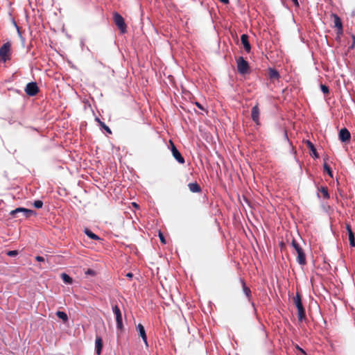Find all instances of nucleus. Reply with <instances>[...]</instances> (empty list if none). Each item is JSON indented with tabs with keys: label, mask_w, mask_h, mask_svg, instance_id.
Wrapping results in <instances>:
<instances>
[{
	"label": "nucleus",
	"mask_w": 355,
	"mask_h": 355,
	"mask_svg": "<svg viewBox=\"0 0 355 355\" xmlns=\"http://www.w3.org/2000/svg\"><path fill=\"white\" fill-rule=\"evenodd\" d=\"M11 44L10 42L3 44L0 48V62H6L10 60L11 52H10Z\"/></svg>",
	"instance_id": "nucleus-1"
},
{
	"label": "nucleus",
	"mask_w": 355,
	"mask_h": 355,
	"mask_svg": "<svg viewBox=\"0 0 355 355\" xmlns=\"http://www.w3.org/2000/svg\"><path fill=\"white\" fill-rule=\"evenodd\" d=\"M237 71L241 74H246L250 71V66L248 62L243 57H239L236 60Z\"/></svg>",
	"instance_id": "nucleus-2"
},
{
	"label": "nucleus",
	"mask_w": 355,
	"mask_h": 355,
	"mask_svg": "<svg viewBox=\"0 0 355 355\" xmlns=\"http://www.w3.org/2000/svg\"><path fill=\"white\" fill-rule=\"evenodd\" d=\"M113 19L115 24L117 26L120 31L122 33H125L127 31V26L123 17L120 14L115 12L113 15Z\"/></svg>",
	"instance_id": "nucleus-3"
},
{
	"label": "nucleus",
	"mask_w": 355,
	"mask_h": 355,
	"mask_svg": "<svg viewBox=\"0 0 355 355\" xmlns=\"http://www.w3.org/2000/svg\"><path fill=\"white\" fill-rule=\"evenodd\" d=\"M39 91V87L35 82L28 83L25 87V92L30 96H34L37 95Z\"/></svg>",
	"instance_id": "nucleus-4"
},
{
	"label": "nucleus",
	"mask_w": 355,
	"mask_h": 355,
	"mask_svg": "<svg viewBox=\"0 0 355 355\" xmlns=\"http://www.w3.org/2000/svg\"><path fill=\"white\" fill-rule=\"evenodd\" d=\"M302 148L304 149V150H307L306 153L310 155H318L316 148L310 141H304L302 143Z\"/></svg>",
	"instance_id": "nucleus-5"
},
{
	"label": "nucleus",
	"mask_w": 355,
	"mask_h": 355,
	"mask_svg": "<svg viewBox=\"0 0 355 355\" xmlns=\"http://www.w3.org/2000/svg\"><path fill=\"white\" fill-rule=\"evenodd\" d=\"M259 114L260 110L259 108V105L257 103L251 110V117L252 121L257 124L259 125Z\"/></svg>",
	"instance_id": "nucleus-6"
},
{
	"label": "nucleus",
	"mask_w": 355,
	"mask_h": 355,
	"mask_svg": "<svg viewBox=\"0 0 355 355\" xmlns=\"http://www.w3.org/2000/svg\"><path fill=\"white\" fill-rule=\"evenodd\" d=\"M19 213H23L24 216H25L26 217H28L33 213V211H32L31 209H26V208L19 207V208H17L15 210L12 211L10 212V214L13 217H17V215Z\"/></svg>",
	"instance_id": "nucleus-7"
},
{
	"label": "nucleus",
	"mask_w": 355,
	"mask_h": 355,
	"mask_svg": "<svg viewBox=\"0 0 355 355\" xmlns=\"http://www.w3.org/2000/svg\"><path fill=\"white\" fill-rule=\"evenodd\" d=\"M338 137L341 141L347 142L350 140L351 134L347 128H344L340 130Z\"/></svg>",
	"instance_id": "nucleus-8"
},
{
	"label": "nucleus",
	"mask_w": 355,
	"mask_h": 355,
	"mask_svg": "<svg viewBox=\"0 0 355 355\" xmlns=\"http://www.w3.org/2000/svg\"><path fill=\"white\" fill-rule=\"evenodd\" d=\"M331 17L334 18V26L338 29V34H342L343 24L340 18L336 14H332Z\"/></svg>",
	"instance_id": "nucleus-9"
},
{
	"label": "nucleus",
	"mask_w": 355,
	"mask_h": 355,
	"mask_svg": "<svg viewBox=\"0 0 355 355\" xmlns=\"http://www.w3.org/2000/svg\"><path fill=\"white\" fill-rule=\"evenodd\" d=\"M296 252L297 254V261L299 263V264L302 266L305 265L306 263V255L302 248H301L300 249H297V250H296Z\"/></svg>",
	"instance_id": "nucleus-10"
},
{
	"label": "nucleus",
	"mask_w": 355,
	"mask_h": 355,
	"mask_svg": "<svg viewBox=\"0 0 355 355\" xmlns=\"http://www.w3.org/2000/svg\"><path fill=\"white\" fill-rule=\"evenodd\" d=\"M137 331H138L139 336L141 337L144 340L145 345L148 347V341H147V336L144 329V327L141 324H139L137 327Z\"/></svg>",
	"instance_id": "nucleus-11"
},
{
	"label": "nucleus",
	"mask_w": 355,
	"mask_h": 355,
	"mask_svg": "<svg viewBox=\"0 0 355 355\" xmlns=\"http://www.w3.org/2000/svg\"><path fill=\"white\" fill-rule=\"evenodd\" d=\"M241 41L242 44L243 45V48H244L245 51L247 53H250V51L251 50V46L248 41V35L246 34H243L241 37Z\"/></svg>",
	"instance_id": "nucleus-12"
},
{
	"label": "nucleus",
	"mask_w": 355,
	"mask_h": 355,
	"mask_svg": "<svg viewBox=\"0 0 355 355\" xmlns=\"http://www.w3.org/2000/svg\"><path fill=\"white\" fill-rule=\"evenodd\" d=\"M103 345V339L101 336H96L95 340V350L98 355H100L102 352Z\"/></svg>",
	"instance_id": "nucleus-13"
},
{
	"label": "nucleus",
	"mask_w": 355,
	"mask_h": 355,
	"mask_svg": "<svg viewBox=\"0 0 355 355\" xmlns=\"http://www.w3.org/2000/svg\"><path fill=\"white\" fill-rule=\"evenodd\" d=\"M116 334H117V336L119 337L123 331L122 315L116 317Z\"/></svg>",
	"instance_id": "nucleus-14"
},
{
	"label": "nucleus",
	"mask_w": 355,
	"mask_h": 355,
	"mask_svg": "<svg viewBox=\"0 0 355 355\" xmlns=\"http://www.w3.org/2000/svg\"><path fill=\"white\" fill-rule=\"evenodd\" d=\"M346 229L348 232L349 234V245L351 247H355V235L353 231L351 229V227L349 225H346Z\"/></svg>",
	"instance_id": "nucleus-15"
},
{
	"label": "nucleus",
	"mask_w": 355,
	"mask_h": 355,
	"mask_svg": "<svg viewBox=\"0 0 355 355\" xmlns=\"http://www.w3.org/2000/svg\"><path fill=\"white\" fill-rule=\"evenodd\" d=\"M329 157H327V159H324V172L327 173L331 178H333V171L328 164V162L329 161Z\"/></svg>",
	"instance_id": "nucleus-16"
},
{
	"label": "nucleus",
	"mask_w": 355,
	"mask_h": 355,
	"mask_svg": "<svg viewBox=\"0 0 355 355\" xmlns=\"http://www.w3.org/2000/svg\"><path fill=\"white\" fill-rule=\"evenodd\" d=\"M242 286H243V292H244L245 295H246V297H248V301L250 302H251L252 306L253 307H254V302H251V291H250V289L245 286V284L243 281H242Z\"/></svg>",
	"instance_id": "nucleus-17"
},
{
	"label": "nucleus",
	"mask_w": 355,
	"mask_h": 355,
	"mask_svg": "<svg viewBox=\"0 0 355 355\" xmlns=\"http://www.w3.org/2000/svg\"><path fill=\"white\" fill-rule=\"evenodd\" d=\"M268 76L271 80H278L280 77L279 72L276 69L272 68L269 69Z\"/></svg>",
	"instance_id": "nucleus-18"
},
{
	"label": "nucleus",
	"mask_w": 355,
	"mask_h": 355,
	"mask_svg": "<svg viewBox=\"0 0 355 355\" xmlns=\"http://www.w3.org/2000/svg\"><path fill=\"white\" fill-rule=\"evenodd\" d=\"M297 309L298 320L300 322H302L303 320H306V312H305V309H304V306L297 308Z\"/></svg>",
	"instance_id": "nucleus-19"
},
{
	"label": "nucleus",
	"mask_w": 355,
	"mask_h": 355,
	"mask_svg": "<svg viewBox=\"0 0 355 355\" xmlns=\"http://www.w3.org/2000/svg\"><path fill=\"white\" fill-rule=\"evenodd\" d=\"M190 191L193 193H198L201 191V188L198 184L195 183H189L188 185Z\"/></svg>",
	"instance_id": "nucleus-20"
},
{
	"label": "nucleus",
	"mask_w": 355,
	"mask_h": 355,
	"mask_svg": "<svg viewBox=\"0 0 355 355\" xmlns=\"http://www.w3.org/2000/svg\"><path fill=\"white\" fill-rule=\"evenodd\" d=\"M85 234L89 237L91 239H93V240H96V241H98L100 240V237L98 236H97L96 234H95L94 233H93L88 228H85Z\"/></svg>",
	"instance_id": "nucleus-21"
},
{
	"label": "nucleus",
	"mask_w": 355,
	"mask_h": 355,
	"mask_svg": "<svg viewBox=\"0 0 355 355\" xmlns=\"http://www.w3.org/2000/svg\"><path fill=\"white\" fill-rule=\"evenodd\" d=\"M168 148H171L173 155H181L177 148L175 147V144L171 140H169Z\"/></svg>",
	"instance_id": "nucleus-22"
},
{
	"label": "nucleus",
	"mask_w": 355,
	"mask_h": 355,
	"mask_svg": "<svg viewBox=\"0 0 355 355\" xmlns=\"http://www.w3.org/2000/svg\"><path fill=\"white\" fill-rule=\"evenodd\" d=\"M293 302H294L296 308L303 306L301 295L298 293H297L296 296L293 297Z\"/></svg>",
	"instance_id": "nucleus-23"
},
{
	"label": "nucleus",
	"mask_w": 355,
	"mask_h": 355,
	"mask_svg": "<svg viewBox=\"0 0 355 355\" xmlns=\"http://www.w3.org/2000/svg\"><path fill=\"white\" fill-rule=\"evenodd\" d=\"M61 277H62V279L63 280V282L67 284H71L73 283V279L71 277H69L67 274L66 273H62L61 275Z\"/></svg>",
	"instance_id": "nucleus-24"
},
{
	"label": "nucleus",
	"mask_w": 355,
	"mask_h": 355,
	"mask_svg": "<svg viewBox=\"0 0 355 355\" xmlns=\"http://www.w3.org/2000/svg\"><path fill=\"white\" fill-rule=\"evenodd\" d=\"M56 315L60 318L64 322H67L68 320V316L67 315L66 313L63 312V311H58L57 313H56Z\"/></svg>",
	"instance_id": "nucleus-25"
},
{
	"label": "nucleus",
	"mask_w": 355,
	"mask_h": 355,
	"mask_svg": "<svg viewBox=\"0 0 355 355\" xmlns=\"http://www.w3.org/2000/svg\"><path fill=\"white\" fill-rule=\"evenodd\" d=\"M96 121H98L99 125L104 129L107 133L112 134V131L110 128L106 125L103 122H102L98 118H96Z\"/></svg>",
	"instance_id": "nucleus-26"
},
{
	"label": "nucleus",
	"mask_w": 355,
	"mask_h": 355,
	"mask_svg": "<svg viewBox=\"0 0 355 355\" xmlns=\"http://www.w3.org/2000/svg\"><path fill=\"white\" fill-rule=\"evenodd\" d=\"M319 191L322 193L324 198H326V199L329 198V194L328 189L327 187H321L319 189Z\"/></svg>",
	"instance_id": "nucleus-27"
},
{
	"label": "nucleus",
	"mask_w": 355,
	"mask_h": 355,
	"mask_svg": "<svg viewBox=\"0 0 355 355\" xmlns=\"http://www.w3.org/2000/svg\"><path fill=\"white\" fill-rule=\"evenodd\" d=\"M113 313H114L116 318L122 315L120 309L117 305L113 306Z\"/></svg>",
	"instance_id": "nucleus-28"
},
{
	"label": "nucleus",
	"mask_w": 355,
	"mask_h": 355,
	"mask_svg": "<svg viewBox=\"0 0 355 355\" xmlns=\"http://www.w3.org/2000/svg\"><path fill=\"white\" fill-rule=\"evenodd\" d=\"M33 205L35 208L40 209L42 208L43 206V202L42 200H35L33 203Z\"/></svg>",
	"instance_id": "nucleus-29"
},
{
	"label": "nucleus",
	"mask_w": 355,
	"mask_h": 355,
	"mask_svg": "<svg viewBox=\"0 0 355 355\" xmlns=\"http://www.w3.org/2000/svg\"><path fill=\"white\" fill-rule=\"evenodd\" d=\"M7 255L11 257H15L18 254L17 250H10L7 252Z\"/></svg>",
	"instance_id": "nucleus-30"
},
{
	"label": "nucleus",
	"mask_w": 355,
	"mask_h": 355,
	"mask_svg": "<svg viewBox=\"0 0 355 355\" xmlns=\"http://www.w3.org/2000/svg\"><path fill=\"white\" fill-rule=\"evenodd\" d=\"M320 88H321V90L322 92L325 94H328L329 92V87L324 85H321L320 86Z\"/></svg>",
	"instance_id": "nucleus-31"
},
{
	"label": "nucleus",
	"mask_w": 355,
	"mask_h": 355,
	"mask_svg": "<svg viewBox=\"0 0 355 355\" xmlns=\"http://www.w3.org/2000/svg\"><path fill=\"white\" fill-rule=\"evenodd\" d=\"M292 246L293 247L295 251L297 250V249L301 248L300 245L297 243L295 240H293Z\"/></svg>",
	"instance_id": "nucleus-32"
},
{
	"label": "nucleus",
	"mask_w": 355,
	"mask_h": 355,
	"mask_svg": "<svg viewBox=\"0 0 355 355\" xmlns=\"http://www.w3.org/2000/svg\"><path fill=\"white\" fill-rule=\"evenodd\" d=\"M175 158L180 164H184L185 162L184 157H175Z\"/></svg>",
	"instance_id": "nucleus-33"
},
{
	"label": "nucleus",
	"mask_w": 355,
	"mask_h": 355,
	"mask_svg": "<svg viewBox=\"0 0 355 355\" xmlns=\"http://www.w3.org/2000/svg\"><path fill=\"white\" fill-rule=\"evenodd\" d=\"M35 259L39 262H44L45 261L44 258L41 256H37L35 257Z\"/></svg>",
	"instance_id": "nucleus-34"
},
{
	"label": "nucleus",
	"mask_w": 355,
	"mask_h": 355,
	"mask_svg": "<svg viewBox=\"0 0 355 355\" xmlns=\"http://www.w3.org/2000/svg\"><path fill=\"white\" fill-rule=\"evenodd\" d=\"M295 348L298 351H300L302 354H306L305 352L301 347H300L297 345H296Z\"/></svg>",
	"instance_id": "nucleus-35"
},
{
	"label": "nucleus",
	"mask_w": 355,
	"mask_h": 355,
	"mask_svg": "<svg viewBox=\"0 0 355 355\" xmlns=\"http://www.w3.org/2000/svg\"><path fill=\"white\" fill-rule=\"evenodd\" d=\"M159 238H160L162 243H166L164 237L161 233H159Z\"/></svg>",
	"instance_id": "nucleus-36"
},
{
	"label": "nucleus",
	"mask_w": 355,
	"mask_h": 355,
	"mask_svg": "<svg viewBox=\"0 0 355 355\" xmlns=\"http://www.w3.org/2000/svg\"><path fill=\"white\" fill-rule=\"evenodd\" d=\"M86 274H88V275H94V272L91 270V269H89L87 270V271L86 272Z\"/></svg>",
	"instance_id": "nucleus-37"
},
{
	"label": "nucleus",
	"mask_w": 355,
	"mask_h": 355,
	"mask_svg": "<svg viewBox=\"0 0 355 355\" xmlns=\"http://www.w3.org/2000/svg\"><path fill=\"white\" fill-rule=\"evenodd\" d=\"M296 7H299V3L297 0H291Z\"/></svg>",
	"instance_id": "nucleus-38"
},
{
	"label": "nucleus",
	"mask_w": 355,
	"mask_h": 355,
	"mask_svg": "<svg viewBox=\"0 0 355 355\" xmlns=\"http://www.w3.org/2000/svg\"><path fill=\"white\" fill-rule=\"evenodd\" d=\"M221 3L224 4H228L230 3L229 0H219Z\"/></svg>",
	"instance_id": "nucleus-39"
},
{
	"label": "nucleus",
	"mask_w": 355,
	"mask_h": 355,
	"mask_svg": "<svg viewBox=\"0 0 355 355\" xmlns=\"http://www.w3.org/2000/svg\"><path fill=\"white\" fill-rule=\"evenodd\" d=\"M126 276L128 277V278H132L133 277V274L131 273V272H128L127 273Z\"/></svg>",
	"instance_id": "nucleus-40"
},
{
	"label": "nucleus",
	"mask_w": 355,
	"mask_h": 355,
	"mask_svg": "<svg viewBox=\"0 0 355 355\" xmlns=\"http://www.w3.org/2000/svg\"><path fill=\"white\" fill-rule=\"evenodd\" d=\"M196 105H197V107H199L200 109L203 110L202 106L199 103H196Z\"/></svg>",
	"instance_id": "nucleus-41"
},
{
	"label": "nucleus",
	"mask_w": 355,
	"mask_h": 355,
	"mask_svg": "<svg viewBox=\"0 0 355 355\" xmlns=\"http://www.w3.org/2000/svg\"><path fill=\"white\" fill-rule=\"evenodd\" d=\"M354 46H355V42H354V44H352V45L351 48H354Z\"/></svg>",
	"instance_id": "nucleus-42"
}]
</instances>
